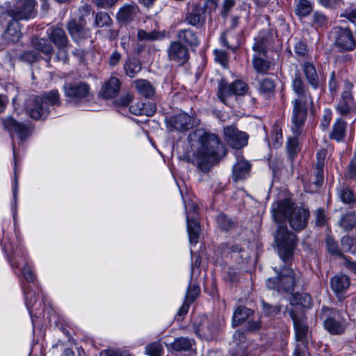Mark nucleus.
Segmentation results:
<instances>
[{
  "label": "nucleus",
  "mask_w": 356,
  "mask_h": 356,
  "mask_svg": "<svg viewBox=\"0 0 356 356\" xmlns=\"http://www.w3.org/2000/svg\"><path fill=\"white\" fill-rule=\"evenodd\" d=\"M293 97L291 101L293 106L291 120L292 131L296 136L287 142L289 154L292 156L299 150L297 136L300 133V129L304 125L309 108L313 106V97L308 86L302 80L300 74H295L291 82Z\"/></svg>",
  "instance_id": "1"
},
{
  "label": "nucleus",
  "mask_w": 356,
  "mask_h": 356,
  "mask_svg": "<svg viewBox=\"0 0 356 356\" xmlns=\"http://www.w3.org/2000/svg\"><path fill=\"white\" fill-rule=\"evenodd\" d=\"M226 154V149L219 137L210 132L198 135L197 146L192 163L203 172H209L213 163Z\"/></svg>",
  "instance_id": "2"
},
{
  "label": "nucleus",
  "mask_w": 356,
  "mask_h": 356,
  "mask_svg": "<svg viewBox=\"0 0 356 356\" xmlns=\"http://www.w3.org/2000/svg\"><path fill=\"white\" fill-rule=\"evenodd\" d=\"M60 104L57 90L44 92L41 96H31L25 101L24 111L31 119L44 120L50 113V106Z\"/></svg>",
  "instance_id": "3"
},
{
  "label": "nucleus",
  "mask_w": 356,
  "mask_h": 356,
  "mask_svg": "<svg viewBox=\"0 0 356 356\" xmlns=\"http://www.w3.org/2000/svg\"><path fill=\"white\" fill-rule=\"evenodd\" d=\"M271 212L275 222H307L309 216V211L307 209L294 207L289 198L273 202Z\"/></svg>",
  "instance_id": "4"
},
{
  "label": "nucleus",
  "mask_w": 356,
  "mask_h": 356,
  "mask_svg": "<svg viewBox=\"0 0 356 356\" xmlns=\"http://www.w3.org/2000/svg\"><path fill=\"white\" fill-rule=\"evenodd\" d=\"M273 269L277 276L266 280L267 288L275 290L279 293L293 291L296 284L299 282L301 273H296L292 268L286 265L280 268L274 267Z\"/></svg>",
  "instance_id": "5"
},
{
  "label": "nucleus",
  "mask_w": 356,
  "mask_h": 356,
  "mask_svg": "<svg viewBox=\"0 0 356 356\" xmlns=\"http://www.w3.org/2000/svg\"><path fill=\"white\" fill-rule=\"evenodd\" d=\"M4 240L6 241V238ZM4 249L6 251L10 252L8 261L11 267L13 268H19L21 264H23L22 274L26 282H33L35 276L27 263L26 251L20 244L18 237L16 236L15 243L10 241L9 238L7 242L5 241Z\"/></svg>",
  "instance_id": "6"
},
{
  "label": "nucleus",
  "mask_w": 356,
  "mask_h": 356,
  "mask_svg": "<svg viewBox=\"0 0 356 356\" xmlns=\"http://www.w3.org/2000/svg\"><path fill=\"white\" fill-rule=\"evenodd\" d=\"M275 240L280 259L288 264L296 245L295 234L288 230L286 224H280L275 235Z\"/></svg>",
  "instance_id": "7"
},
{
  "label": "nucleus",
  "mask_w": 356,
  "mask_h": 356,
  "mask_svg": "<svg viewBox=\"0 0 356 356\" xmlns=\"http://www.w3.org/2000/svg\"><path fill=\"white\" fill-rule=\"evenodd\" d=\"M36 5L35 0H18L13 8L8 9L2 15V17L5 21L8 17L18 21L29 20L37 15Z\"/></svg>",
  "instance_id": "8"
},
{
  "label": "nucleus",
  "mask_w": 356,
  "mask_h": 356,
  "mask_svg": "<svg viewBox=\"0 0 356 356\" xmlns=\"http://www.w3.org/2000/svg\"><path fill=\"white\" fill-rule=\"evenodd\" d=\"M330 38L339 52L351 51L356 47L353 33L348 27H334L330 33Z\"/></svg>",
  "instance_id": "9"
},
{
  "label": "nucleus",
  "mask_w": 356,
  "mask_h": 356,
  "mask_svg": "<svg viewBox=\"0 0 356 356\" xmlns=\"http://www.w3.org/2000/svg\"><path fill=\"white\" fill-rule=\"evenodd\" d=\"M321 318L323 319L324 327L332 334H341L346 328V323L341 313L336 309L323 307Z\"/></svg>",
  "instance_id": "10"
},
{
  "label": "nucleus",
  "mask_w": 356,
  "mask_h": 356,
  "mask_svg": "<svg viewBox=\"0 0 356 356\" xmlns=\"http://www.w3.org/2000/svg\"><path fill=\"white\" fill-rule=\"evenodd\" d=\"M355 106L356 87L352 83L346 81L336 109L341 115H346L350 113Z\"/></svg>",
  "instance_id": "11"
},
{
  "label": "nucleus",
  "mask_w": 356,
  "mask_h": 356,
  "mask_svg": "<svg viewBox=\"0 0 356 356\" xmlns=\"http://www.w3.org/2000/svg\"><path fill=\"white\" fill-rule=\"evenodd\" d=\"M289 313L293 320L296 341L298 344L306 348L309 339V330L305 318L302 314V312H299L297 309H289Z\"/></svg>",
  "instance_id": "12"
},
{
  "label": "nucleus",
  "mask_w": 356,
  "mask_h": 356,
  "mask_svg": "<svg viewBox=\"0 0 356 356\" xmlns=\"http://www.w3.org/2000/svg\"><path fill=\"white\" fill-rule=\"evenodd\" d=\"M194 120L186 113H179L165 119L166 128L169 131L184 132L193 128Z\"/></svg>",
  "instance_id": "13"
},
{
  "label": "nucleus",
  "mask_w": 356,
  "mask_h": 356,
  "mask_svg": "<svg viewBox=\"0 0 356 356\" xmlns=\"http://www.w3.org/2000/svg\"><path fill=\"white\" fill-rule=\"evenodd\" d=\"M65 95L73 103H78L90 95V87L86 82L66 83L64 86Z\"/></svg>",
  "instance_id": "14"
},
{
  "label": "nucleus",
  "mask_w": 356,
  "mask_h": 356,
  "mask_svg": "<svg viewBox=\"0 0 356 356\" xmlns=\"http://www.w3.org/2000/svg\"><path fill=\"white\" fill-rule=\"evenodd\" d=\"M169 61L182 66L189 59L190 54L186 45L178 41H172L166 49Z\"/></svg>",
  "instance_id": "15"
},
{
  "label": "nucleus",
  "mask_w": 356,
  "mask_h": 356,
  "mask_svg": "<svg viewBox=\"0 0 356 356\" xmlns=\"http://www.w3.org/2000/svg\"><path fill=\"white\" fill-rule=\"evenodd\" d=\"M2 124L5 129L8 131L11 135L16 134L19 138L24 141L31 134L29 125L19 122L13 117H6L2 119Z\"/></svg>",
  "instance_id": "16"
},
{
  "label": "nucleus",
  "mask_w": 356,
  "mask_h": 356,
  "mask_svg": "<svg viewBox=\"0 0 356 356\" xmlns=\"http://www.w3.org/2000/svg\"><path fill=\"white\" fill-rule=\"evenodd\" d=\"M225 140L234 149H241L248 143V135L233 127L224 129Z\"/></svg>",
  "instance_id": "17"
},
{
  "label": "nucleus",
  "mask_w": 356,
  "mask_h": 356,
  "mask_svg": "<svg viewBox=\"0 0 356 356\" xmlns=\"http://www.w3.org/2000/svg\"><path fill=\"white\" fill-rule=\"evenodd\" d=\"M250 163L243 158H238L232 167V179L234 181H242L250 176Z\"/></svg>",
  "instance_id": "18"
},
{
  "label": "nucleus",
  "mask_w": 356,
  "mask_h": 356,
  "mask_svg": "<svg viewBox=\"0 0 356 356\" xmlns=\"http://www.w3.org/2000/svg\"><path fill=\"white\" fill-rule=\"evenodd\" d=\"M47 35L51 42H52L58 48L67 47V36L64 29L58 25L51 26L48 29Z\"/></svg>",
  "instance_id": "19"
},
{
  "label": "nucleus",
  "mask_w": 356,
  "mask_h": 356,
  "mask_svg": "<svg viewBox=\"0 0 356 356\" xmlns=\"http://www.w3.org/2000/svg\"><path fill=\"white\" fill-rule=\"evenodd\" d=\"M200 293V289L197 285L189 286L185 295L184 302L177 312L178 316H184L188 312L191 305L195 300Z\"/></svg>",
  "instance_id": "20"
},
{
  "label": "nucleus",
  "mask_w": 356,
  "mask_h": 356,
  "mask_svg": "<svg viewBox=\"0 0 356 356\" xmlns=\"http://www.w3.org/2000/svg\"><path fill=\"white\" fill-rule=\"evenodd\" d=\"M187 23L193 26H200L205 22L204 9L199 4L192 6L186 17Z\"/></svg>",
  "instance_id": "21"
},
{
  "label": "nucleus",
  "mask_w": 356,
  "mask_h": 356,
  "mask_svg": "<svg viewBox=\"0 0 356 356\" xmlns=\"http://www.w3.org/2000/svg\"><path fill=\"white\" fill-rule=\"evenodd\" d=\"M302 69L308 84L314 90L320 86V78L314 64L309 62H304Z\"/></svg>",
  "instance_id": "22"
},
{
  "label": "nucleus",
  "mask_w": 356,
  "mask_h": 356,
  "mask_svg": "<svg viewBox=\"0 0 356 356\" xmlns=\"http://www.w3.org/2000/svg\"><path fill=\"white\" fill-rule=\"evenodd\" d=\"M330 285L332 291L339 299L343 297L342 294L348 289L350 285V279L345 275H337L330 280Z\"/></svg>",
  "instance_id": "23"
},
{
  "label": "nucleus",
  "mask_w": 356,
  "mask_h": 356,
  "mask_svg": "<svg viewBox=\"0 0 356 356\" xmlns=\"http://www.w3.org/2000/svg\"><path fill=\"white\" fill-rule=\"evenodd\" d=\"M121 83L117 77L111 76L101 89V95L105 99L115 97L119 92Z\"/></svg>",
  "instance_id": "24"
},
{
  "label": "nucleus",
  "mask_w": 356,
  "mask_h": 356,
  "mask_svg": "<svg viewBox=\"0 0 356 356\" xmlns=\"http://www.w3.org/2000/svg\"><path fill=\"white\" fill-rule=\"evenodd\" d=\"M138 12L136 4H126L119 10L116 17L120 23L127 24L134 20Z\"/></svg>",
  "instance_id": "25"
},
{
  "label": "nucleus",
  "mask_w": 356,
  "mask_h": 356,
  "mask_svg": "<svg viewBox=\"0 0 356 356\" xmlns=\"http://www.w3.org/2000/svg\"><path fill=\"white\" fill-rule=\"evenodd\" d=\"M18 20L10 18L8 21V25L3 34V39L7 42H16L21 37V32L19 29Z\"/></svg>",
  "instance_id": "26"
},
{
  "label": "nucleus",
  "mask_w": 356,
  "mask_h": 356,
  "mask_svg": "<svg viewBox=\"0 0 356 356\" xmlns=\"http://www.w3.org/2000/svg\"><path fill=\"white\" fill-rule=\"evenodd\" d=\"M219 40L222 46L232 51L236 50L240 46V42L238 36L229 30H227L223 32L221 34Z\"/></svg>",
  "instance_id": "27"
},
{
  "label": "nucleus",
  "mask_w": 356,
  "mask_h": 356,
  "mask_svg": "<svg viewBox=\"0 0 356 356\" xmlns=\"http://www.w3.org/2000/svg\"><path fill=\"white\" fill-rule=\"evenodd\" d=\"M67 28L72 38L74 41L86 38L88 35V30L83 25L79 24L75 20H71L67 23Z\"/></svg>",
  "instance_id": "28"
},
{
  "label": "nucleus",
  "mask_w": 356,
  "mask_h": 356,
  "mask_svg": "<svg viewBox=\"0 0 356 356\" xmlns=\"http://www.w3.org/2000/svg\"><path fill=\"white\" fill-rule=\"evenodd\" d=\"M177 38L178 42H184L190 47H196L199 44V41L195 33L190 29H180L177 31Z\"/></svg>",
  "instance_id": "29"
},
{
  "label": "nucleus",
  "mask_w": 356,
  "mask_h": 356,
  "mask_svg": "<svg viewBox=\"0 0 356 356\" xmlns=\"http://www.w3.org/2000/svg\"><path fill=\"white\" fill-rule=\"evenodd\" d=\"M171 348L176 351H191L195 346L194 339L188 337H177L170 345Z\"/></svg>",
  "instance_id": "30"
},
{
  "label": "nucleus",
  "mask_w": 356,
  "mask_h": 356,
  "mask_svg": "<svg viewBox=\"0 0 356 356\" xmlns=\"http://www.w3.org/2000/svg\"><path fill=\"white\" fill-rule=\"evenodd\" d=\"M134 85L137 92L145 97L151 98L155 94V88L151 83L146 79H136L134 81Z\"/></svg>",
  "instance_id": "31"
},
{
  "label": "nucleus",
  "mask_w": 356,
  "mask_h": 356,
  "mask_svg": "<svg viewBox=\"0 0 356 356\" xmlns=\"http://www.w3.org/2000/svg\"><path fill=\"white\" fill-rule=\"evenodd\" d=\"M337 195L345 204L354 206L356 204L355 192L347 186H340L337 189Z\"/></svg>",
  "instance_id": "32"
},
{
  "label": "nucleus",
  "mask_w": 356,
  "mask_h": 356,
  "mask_svg": "<svg viewBox=\"0 0 356 356\" xmlns=\"http://www.w3.org/2000/svg\"><path fill=\"white\" fill-rule=\"evenodd\" d=\"M291 301L292 305H297L293 309H297L299 312H302V314H303L302 307H310L312 305V298L308 293H297Z\"/></svg>",
  "instance_id": "33"
},
{
  "label": "nucleus",
  "mask_w": 356,
  "mask_h": 356,
  "mask_svg": "<svg viewBox=\"0 0 356 356\" xmlns=\"http://www.w3.org/2000/svg\"><path fill=\"white\" fill-rule=\"evenodd\" d=\"M234 95L231 83H228L225 80H220L218 86V96L220 100L227 104L228 98Z\"/></svg>",
  "instance_id": "34"
},
{
  "label": "nucleus",
  "mask_w": 356,
  "mask_h": 356,
  "mask_svg": "<svg viewBox=\"0 0 356 356\" xmlns=\"http://www.w3.org/2000/svg\"><path fill=\"white\" fill-rule=\"evenodd\" d=\"M141 70L142 65L136 58L127 59L124 64V72L131 78L135 77Z\"/></svg>",
  "instance_id": "35"
},
{
  "label": "nucleus",
  "mask_w": 356,
  "mask_h": 356,
  "mask_svg": "<svg viewBox=\"0 0 356 356\" xmlns=\"http://www.w3.org/2000/svg\"><path fill=\"white\" fill-rule=\"evenodd\" d=\"M252 314V311L250 309L243 306L238 307L233 315L232 325L234 327L238 325L245 321Z\"/></svg>",
  "instance_id": "36"
},
{
  "label": "nucleus",
  "mask_w": 356,
  "mask_h": 356,
  "mask_svg": "<svg viewBox=\"0 0 356 356\" xmlns=\"http://www.w3.org/2000/svg\"><path fill=\"white\" fill-rule=\"evenodd\" d=\"M33 47L44 54H51L53 51V47L45 38H33L31 41Z\"/></svg>",
  "instance_id": "37"
},
{
  "label": "nucleus",
  "mask_w": 356,
  "mask_h": 356,
  "mask_svg": "<svg viewBox=\"0 0 356 356\" xmlns=\"http://www.w3.org/2000/svg\"><path fill=\"white\" fill-rule=\"evenodd\" d=\"M346 128V123L343 120L338 119L333 124L330 138L337 141H340L345 136Z\"/></svg>",
  "instance_id": "38"
},
{
  "label": "nucleus",
  "mask_w": 356,
  "mask_h": 356,
  "mask_svg": "<svg viewBox=\"0 0 356 356\" xmlns=\"http://www.w3.org/2000/svg\"><path fill=\"white\" fill-rule=\"evenodd\" d=\"M165 37V34L163 33L152 31L151 32H147L145 30L140 29L138 31L137 38L140 41H155L163 39Z\"/></svg>",
  "instance_id": "39"
},
{
  "label": "nucleus",
  "mask_w": 356,
  "mask_h": 356,
  "mask_svg": "<svg viewBox=\"0 0 356 356\" xmlns=\"http://www.w3.org/2000/svg\"><path fill=\"white\" fill-rule=\"evenodd\" d=\"M230 356H254V345L233 346L229 350Z\"/></svg>",
  "instance_id": "40"
},
{
  "label": "nucleus",
  "mask_w": 356,
  "mask_h": 356,
  "mask_svg": "<svg viewBox=\"0 0 356 356\" xmlns=\"http://www.w3.org/2000/svg\"><path fill=\"white\" fill-rule=\"evenodd\" d=\"M275 87L274 81L269 78H266L259 83V92L265 98H270L274 94Z\"/></svg>",
  "instance_id": "41"
},
{
  "label": "nucleus",
  "mask_w": 356,
  "mask_h": 356,
  "mask_svg": "<svg viewBox=\"0 0 356 356\" xmlns=\"http://www.w3.org/2000/svg\"><path fill=\"white\" fill-rule=\"evenodd\" d=\"M252 65L257 72L265 74L270 67V62L254 54L252 58Z\"/></svg>",
  "instance_id": "42"
},
{
  "label": "nucleus",
  "mask_w": 356,
  "mask_h": 356,
  "mask_svg": "<svg viewBox=\"0 0 356 356\" xmlns=\"http://www.w3.org/2000/svg\"><path fill=\"white\" fill-rule=\"evenodd\" d=\"M328 17L322 12L316 11L313 13L311 19V26L315 29L324 28L328 24Z\"/></svg>",
  "instance_id": "43"
},
{
  "label": "nucleus",
  "mask_w": 356,
  "mask_h": 356,
  "mask_svg": "<svg viewBox=\"0 0 356 356\" xmlns=\"http://www.w3.org/2000/svg\"><path fill=\"white\" fill-rule=\"evenodd\" d=\"M312 10V5L308 0H300L296 5V13L300 17L309 15Z\"/></svg>",
  "instance_id": "44"
},
{
  "label": "nucleus",
  "mask_w": 356,
  "mask_h": 356,
  "mask_svg": "<svg viewBox=\"0 0 356 356\" xmlns=\"http://www.w3.org/2000/svg\"><path fill=\"white\" fill-rule=\"evenodd\" d=\"M186 213L187 222H198V213L197 211V207L193 202H188L186 204Z\"/></svg>",
  "instance_id": "45"
},
{
  "label": "nucleus",
  "mask_w": 356,
  "mask_h": 356,
  "mask_svg": "<svg viewBox=\"0 0 356 356\" xmlns=\"http://www.w3.org/2000/svg\"><path fill=\"white\" fill-rule=\"evenodd\" d=\"M188 238L191 244H197L201 232L200 224H187Z\"/></svg>",
  "instance_id": "46"
},
{
  "label": "nucleus",
  "mask_w": 356,
  "mask_h": 356,
  "mask_svg": "<svg viewBox=\"0 0 356 356\" xmlns=\"http://www.w3.org/2000/svg\"><path fill=\"white\" fill-rule=\"evenodd\" d=\"M341 246L345 252L356 254V238L344 236L341 240Z\"/></svg>",
  "instance_id": "47"
},
{
  "label": "nucleus",
  "mask_w": 356,
  "mask_h": 356,
  "mask_svg": "<svg viewBox=\"0 0 356 356\" xmlns=\"http://www.w3.org/2000/svg\"><path fill=\"white\" fill-rule=\"evenodd\" d=\"M255 42L252 46V49L255 52V54L266 55V40L264 37H258L254 39Z\"/></svg>",
  "instance_id": "48"
},
{
  "label": "nucleus",
  "mask_w": 356,
  "mask_h": 356,
  "mask_svg": "<svg viewBox=\"0 0 356 356\" xmlns=\"http://www.w3.org/2000/svg\"><path fill=\"white\" fill-rule=\"evenodd\" d=\"M146 353L149 356H161L163 353V347L159 342H154L146 346Z\"/></svg>",
  "instance_id": "49"
},
{
  "label": "nucleus",
  "mask_w": 356,
  "mask_h": 356,
  "mask_svg": "<svg viewBox=\"0 0 356 356\" xmlns=\"http://www.w3.org/2000/svg\"><path fill=\"white\" fill-rule=\"evenodd\" d=\"M262 311L265 316L273 317L280 313V307L279 305H271L262 301Z\"/></svg>",
  "instance_id": "50"
},
{
  "label": "nucleus",
  "mask_w": 356,
  "mask_h": 356,
  "mask_svg": "<svg viewBox=\"0 0 356 356\" xmlns=\"http://www.w3.org/2000/svg\"><path fill=\"white\" fill-rule=\"evenodd\" d=\"M111 23V19L109 15L105 12L97 13L95 17V24L97 26L103 27L109 26Z\"/></svg>",
  "instance_id": "51"
},
{
  "label": "nucleus",
  "mask_w": 356,
  "mask_h": 356,
  "mask_svg": "<svg viewBox=\"0 0 356 356\" xmlns=\"http://www.w3.org/2000/svg\"><path fill=\"white\" fill-rule=\"evenodd\" d=\"M231 84L233 88L234 95H243L248 91V85L242 81H235Z\"/></svg>",
  "instance_id": "52"
},
{
  "label": "nucleus",
  "mask_w": 356,
  "mask_h": 356,
  "mask_svg": "<svg viewBox=\"0 0 356 356\" xmlns=\"http://www.w3.org/2000/svg\"><path fill=\"white\" fill-rule=\"evenodd\" d=\"M233 343L234 346L252 345L246 341V337L243 332L236 330L233 335Z\"/></svg>",
  "instance_id": "53"
},
{
  "label": "nucleus",
  "mask_w": 356,
  "mask_h": 356,
  "mask_svg": "<svg viewBox=\"0 0 356 356\" xmlns=\"http://www.w3.org/2000/svg\"><path fill=\"white\" fill-rule=\"evenodd\" d=\"M326 245L328 252L332 254L341 256V252L337 245V243L332 238L327 237L326 239Z\"/></svg>",
  "instance_id": "54"
},
{
  "label": "nucleus",
  "mask_w": 356,
  "mask_h": 356,
  "mask_svg": "<svg viewBox=\"0 0 356 356\" xmlns=\"http://www.w3.org/2000/svg\"><path fill=\"white\" fill-rule=\"evenodd\" d=\"M13 156H14V162H15V168H14V187L13 190V195L15 202L17 201V191H18V181H17V156L15 152V144L13 143Z\"/></svg>",
  "instance_id": "55"
},
{
  "label": "nucleus",
  "mask_w": 356,
  "mask_h": 356,
  "mask_svg": "<svg viewBox=\"0 0 356 356\" xmlns=\"http://www.w3.org/2000/svg\"><path fill=\"white\" fill-rule=\"evenodd\" d=\"M22 289L24 293L26 306L27 309L29 310L30 314L32 315V312L31 311V309L33 307L34 303L35 302V298H33L31 296L29 297V288L23 284H22Z\"/></svg>",
  "instance_id": "56"
},
{
  "label": "nucleus",
  "mask_w": 356,
  "mask_h": 356,
  "mask_svg": "<svg viewBox=\"0 0 356 356\" xmlns=\"http://www.w3.org/2000/svg\"><path fill=\"white\" fill-rule=\"evenodd\" d=\"M215 60L218 62L224 67H227L228 62V56L224 50H214Z\"/></svg>",
  "instance_id": "57"
},
{
  "label": "nucleus",
  "mask_w": 356,
  "mask_h": 356,
  "mask_svg": "<svg viewBox=\"0 0 356 356\" xmlns=\"http://www.w3.org/2000/svg\"><path fill=\"white\" fill-rule=\"evenodd\" d=\"M121 58L122 54L119 51L115 50L110 54L108 58V65L110 67H114L118 65Z\"/></svg>",
  "instance_id": "58"
},
{
  "label": "nucleus",
  "mask_w": 356,
  "mask_h": 356,
  "mask_svg": "<svg viewBox=\"0 0 356 356\" xmlns=\"http://www.w3.org/2000/svg\"><path fill=\"white\" fill-rule=\"evenodd\" d=\"M66 48L67 47L58 48L56 56V60L63 64H67L69 61L68 53Z\"/></svg>",
  "instance_id": "59"
},
{
  "label": "nucleus",
  "mask_w": 356,
  "mask_h": 356,
  "mask_svg": "<svg viewBox=\"0 0 356 356\" xmlns=\"http://www.w3.org/2000/svg\"><path fill=\"white\" fill-rule=\"evenodd\" d=\"M38 57V54L33 51H24L21 56L22 59L29 63L36 61Z\"/></svg>",
  "instance_id": "60"
},
{
  "label": "nucleus",
  "mask_w": 356,
  "mask_h": 356,
  "mask_svg": "<svg viewBox=\"0 0 356 356\" xmlns=\"http://www.w3.org/2000/svg\"><path fill=\"white\" fill-rule=\"evenodd\" d=\"M238 1V0H224L222 10L221 11V15L223 17H226L228 15L231 9L233 8V6Z\"/></svg>",
  "instance_id": "61"
},
{
  "label": "nucleus",
  "mask_w": 356,
  "mask_h": 356,
  "mask_svg": "<svg viewBox=\"0 0 356 356\" xmlns=\"http://www.w3.org/2000/svg\"><path fill=\"white\" fill-rule=\"evenodd\" d=\"M272 137L275 140V147H278L282 143V134L281 129L278 127L274 128L272 133Z\"/></svg>",
  "instance_id": "62"
},
{
  "label": "nucleus",
  "mask_w": 356,
  "mask_h": 356,
  "mask_svg": "<svg viewBox=\"0 0 356 356\" xmlns=\"http://www.w3.org/2000/svg\"><path fill=\"white\" fill-rule=\"evenodd\" d=\"M327 152L325 149H320L316 153L317 161L316 163V168H323Z\"/></svg>",
  "instance_id": "63"
},
{
  "label": "nucleus",
  "mask_w": 356,
  "mask_h": 356,
  "mask_svg": "<svg viewBox=\"0 0 356 356\" xmlns=\"http://www.w3.org/2000/svg\"><path fill=\"white\" fill-rule=\"evenodd\" d=\"M347 175L349 179H353L356 182V162L352 161L350 163Z\"/></svg>",
  "instance_id": "64"
}]
</instances>
